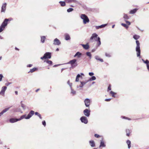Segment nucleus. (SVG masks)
Returning <instances> with one entry per match:
<instances>
[{"label": "nucleus", "mask_w": 149, "mask_h": 149, "mask_svg": "<svg viewBox=\"0 0 149 149\" xmlns=\"http://www.w3.org/2000/svg\"><path fill=\"white\" fill-rule=\"evenodd\" d=\"M127 143L128 146V148H130L131 147V141L129 140H127Z\"/></svg>", "instance_id": "bb28decb"}, {"label": "nucleus", "mask_w": 149, "mask_h": 149, "mask_svg": "<svg viewBox=\"0 0 149 149\" xmlns=\"http://www.w3.org/2000/svg\"><path fill=\"white\" fill-rule=\"evenodd\" d=\"M3 77V75L2 74H0V81L2 80V78Z\"/></svg>", "instance_id": "3c124183"}, {"label": "nucleus", "mask_w": 149, "mask_h": 149, "mask_svg": "<svg viewBox=\"0 0 149 149\" xmlns=\"http://www.w3.org/2000/svg\"><path fill=\"white\" fill-rule=\"evenodd\" d=\"M59 49L57 48V49H56V51H59Z\"/></svg>", "instance_id": "774afa93"}, {"label": "nucleus", "mask_w": 149, "mask_h": 149, "mask_svg": "<svg viewBox=\"0 0 149 149\" xmlns=\"http://www.w3.org/2000/svg\"><path fill=\"white\" fill-rule=\"evenodd\" d=\"M18 121H19V118L16 119L14 118H10L9 120L10 122L12 123L16 122Z\"/></svg>", "instance_id": "2eb2a0df"}, {"label": "nucleus", "mask_w": 149, "mask_h": 149, "mask_svg": "<svg viewBox=\"0 0 149 149\" xmlns=\"http://www.w3.org/2000/svg\"><path fill=\"white\" fill-rule=\"evenodd\" d=\"M81 122L84 124H87L88 123V120L87 118L85 116H82L80 119Z\"/></svg>", "instance_id": "0eeeda50"}, {"label": "nucleus", "mask_w": 149, "mask_h": 149, "mask_svg": "<svg viewBox=\"0 0 149 149\" xmlns=\"http://www.w3.org/2000/svg\"><path fill=\"white\" fill-rule=\"evenodd\" d=\"M12 83L11 82H8V83H6L5 84V85L6 86H9V85H10V84H11Z\"/></svg>", "instance_id": "603ef678"}, {"label": "nucleus", "mask_w": 149, "mask_h": 149, "mask_svg": "<svg viewBox=\"0 0 149 149\" xmlns=\"http://www.w3.org/2000/svg\"><path fill=\"white\" fill-rule=\"evenodd\" d=\"M97 41H98L97 45L98 46H99L101 44V42L100 40V38L99 37H98L97 40Z\"/></svg>", "instance_id": "473e14b6"}, {"label": "nucleus", "mask_w": 149, "mask_h": 149, "mask_svg": "<svg viewBox=\"0 0 149 149\" xmlns=\"http://www.w3.org/2000/svg\"><path fill=\"white\" fill-rule=\"evenodd\" d=\"M81 75L79 74H78L77 75V77H76V80H75V81H76V82H78V81H79V78L80 77H81Z\"/></svg>", "instance_id": "2f4dec72"}, {"label": "nucleus", "mask_w": 149, "mask_h": 149, "mask_svg": "<svg viewBox=\"0 0 149 149\" xmlns=\"http://www.w3.org/2000/svg\"><path fill=\"white\" fill-rule=\"evenodd\" d=\"M110 93L112 95V96L113 97H115V96L114 95L116 94V93L114 92H113L112 91H111L110 92Z\"/></svg>", "instance_id": "c03bdc74"}, {"label": "nucleus", "mask_w": 149, "mask_h": 149, "mask_svg": "<svg viewBox=\"0 0 149 149\" xmlns=\"http://www.w3.org/2000/svg\"><path fill=\"white\" fill-rule=\"evenodd\" d=\"M68 84L69 85L70 87H71L72 86V84L70 83V81L68 80L67 82Z\"/></svg>", "instance_id": "49530a36"}, {"label": "nucleus", "mask_w": 149, "mask_h": 149, "mask_svg": "<svg viewBox=\"0 0 149 149\" xmlns=\"http://www.w3.org/2000/svg\"><path fill=\"white\" fill-rule=\"evenodd\" d=\"M107 24H102L100 26H95V28L96 29H99L102 28L104 27Z\"/></svg>", "instance_id": "dca6fc26"}, {"label": "nucleus", "mask_w": 149, "mask_h": 149, "mask_svg": "<svg viewBox=\"0 0 149 149\" xmlns=\"http://www.w3.org/2000/svg\"><path fill=\"white\" fill-rule=\"evenodd\" d=\"M136 55L139 58L141 57V50L140 47V42L138 40L136 41Z\"/></svg>", "instance_id": "7ed1b4c3"}, {"label": "nucleus", "mask_w": 149, "mask_h": 149, "mask_svg": "<svg viewBox=\"0 0 149 149\" xmlns=\"http://www.w3.org/2000/svg\"><path fill=\"white\" fill-rule=\"evenodd\" d=\"M74 10L72 8H70L69 9H68L67 10V11L68 13L70 12H71L72 11Z\"/></svg>", "instance_id": "a19ab883"}, {"label": "nucleus", "mask_w": 149, "mask_h": 149, "mask_svg": "<svg viewBox=\"0 0 149 149\" xmlns=\"http://www.w3.org/2000/svg\"><path fill=\"white\" fill-rule=\"evenodd\" d=\"M65 39L66 40H70V35L68 33H66L65 34Z\"/></svg>", "instance_id": "a211bd4d"}, {"label": "nucleus", "mask_w": 149, "mask_h": 149, "mask_svg": "<svg viewBox=\"0 0 149 149\" xmlns=\"http://www.w3.org/2000/svg\"><path fill=\"white\" fill-rule=\"evenodd\" d=\"M36 115H37L38 116L40 114L38 113V112H36L35 113Z\"/></svg>", "instance_id": "13d9d810"}, {"label": "nucleus", "mask_w": 149, "mask_h": 149, "mask_svg": "<svg viewBox=\"0 0 149 149\" xmlns=\"http://www.w3.org/2000/svg\"><path fill=\"white\" fill-rule=\"evenodd\" d=\"M34 111H31L28 115L27 116L26 114L20 117L19 118V121L24 118L28 119L30 118L34 114Z\"/></svg>", "instance_id": "f257e3e1"}, {"label": "nucleus", "mask_w": 149, "mask_h": 149, "mask_svg": "<svg viewBox=\"0 0 149 149\" xmlns=\"http://www.w3.org/2000/svg\"><path fill=\"white\" fill-rule=\"evenodd\" d=\"M42 125L45 127L46 125V122L45 120H44L42 122Z\"/></svg>", "instance_id": "09e8293b"}, {"label": "nucleus", "mask_w": 149, "mask_h": 149, "mask_svg": "<svg viewBox=\"0 0 149 149\" xmlns=\"http://www.w3.org/2000/svg\"><path fill=\"white\" fill-rule=\"evenodd\" d=\"M95 58L97 60H99L101 62H103V60L102 59L100 58L99 57L97 56H95Z\"/></svg>", "instance_id": "b1692460"}, {"label": "nucleus", "mask_w": 149, "mask_h": 149, "mask_svg": "<svg viewBox=\"0 0 149 149\" xmlns=\"http://www.w3.org/2000/svg\"><path fill=\"white\" fill-rule=\"evenodd\" d=\"M105 56L107 57H111V55L109 53H105Z\"/></svg>", "instance_id": "37998d69"}, {"label": "nucleus", "mask_w": 149, "mask_h": 149, "mask_svg": "<svg viewBox=\"0 0 149 149\" xmlns=\"http://www.w3.org/2000/svg\"><path fill=\"white\" fill-rule=\"evenodd\" d=\"M32 66V65L31 64H29L27 65V67H31Z\"/></svg>", "instance_id": "4d7b16f0"}, {"label": "nucleus", "mask_w": 149, "mask_h": 149, "mask_svg": "<svg viewBox=\"0 0 149 149\" xmlns=\"http://www.w3.org/2000/svg\"><path fill=\"white\" fill-rule=\"evenodd\" d=\"M106 145L104 144V141L102 140L101 141L100 145V146L99 147L100 148L101 147H105Z\"/></svg>", "instance_id": "5701e85b"}, {"label": "nucleus", "mask_w": 149, "mask_h": 149, "mask_svg": "<svg viewBox=\"0 0 149 149\" xmlns=\"http://www.w3.org/2000/svg\"><path fill=\"white\" fill-rule=\"evenodd\" d=\"M86 54L87 56L89 57L90 59H91V58L92 55L90 52H87L86 53Z\"/></svg>", "instance_id": "c85d7f7f"}, {"label": "nucleus", "mask_w": 149, "mask_h": 149, "mask_svg": "<svg viewBox=\"0 0 149 149\" xmlns=\"http://www.w3.org/2000/svg\"><path fill=\"white\" fill-rule=\"evenodd\" d=\"M94 136L95 137L97 138H99L100 137V136L99 135L97 134H95L94 135Z\"/></svg>", "instance_id": "5fc2aeb1"}, {"label": "nucleus", "mask_w": 149, "mask_h": 149, "mask_svg": "<svg viewBox=\"0 0 149 149\" xmlns=\"http://www.w3.org/2000/svg\"><path fill=\"white\" fill-rule=\"evenodd\" d=\"M39 90V89H37L36 91V92H37Z\"/></svg>", "instance_id": "69168bd1"}, {"label": "nucleus", "mask_w": 149, "mask_h": 149, "mask_svg": "<svg viewBox=\"0 0 149 149\" xmlns=\"http://www.w3.org/2000/svg\"><path fill=\"white\" fill-rule=\"evenodd\" d=\"M68 64H70L71 66V68H74L78 65L77 62V60L76 59H74L70 61Z\"/></svg>", "instance_id": "39448f33"}, {"label": "nucleus", "mask_w": 149, "mask_h": 149, "mask_svg": "<svg viewBox=\"0 0 149 149\" xmlns=\"http://www.w3.org/2000/svg\"><path fill=\"white\" fill-rule=\"evenodd\" d=\"M123 18L124 19L125 21V20H126L127 19H128L129 18L128 15L125 14H124Z\"/></svg>", "instance_id": "cd10ccee"}, {"label": "nucleus", "mask_w": 149, "mask_h": 149, "mask_svg": "<svg viewBox=\"0 0 149 149\" xmlns=\"http://www.w3.org/2000/svg\"><path fill=\"white\" fill-rule=\"evenodd\" d=\"M111 90V86L110 85H109L108 87V90Z\"/></svg>", "instance_id": "864d4df0"}, {"label": "nucleus", "mask_w": 149, "mask_h": 149, "mask_svg": "<svg viewBox=\"0 0 149 149\" xmlns=\"http://www.w3.org/2000/svg\"><path fill=\"white\" fill-rule=\"evenodd\" d=\"M142 60L143 61L144 63L146 64V65L149 63V61L147 60H146V61H145L143 59H142Z\"/></svg>", "instance_id": "e433bc0d"}, {"label": "nucleus", "mask_w": 149, "mask_h": 149, "mask_svg": "<svg viewBox=\"0 0 149 149\" xmlns=\"http://www.w3.org/2000/svg\"><path fill=\"white\" fill-rule=\"evenodd\" d=\"M125 22L126 24H127L128 25H130L131 23L130 22L127 21L126 20H125Z\"/></svg>", "instance_id": "de8ad7c7"}, {"label": "nucleus", "mask_w": 149, "mask_h": 149, "mask_svg": "<svg viewBox=\"0 0 149 149\" xmlns=\"http://www.w3.org/2000/svg\"><path fill=\"white\" fill-rule=\"evenodd\" d=\"M89 144L92 147H94L95 146V144L94 141L93 140L90 141H89Z\"/></svg>", "instance_id": "6ab92c4d"}, {"label": "nucleus", "mask_w": 149, "mask_h": 149, "mask_svg": "<svg viewBox=\"0 0 149 149\" xmlns=\"http://www.w3.org/2000/svg\"><path fill=\"white\" fill-rule=\"evenodd\" d=\"M81 84L79 86V87L81 88H82L84 85L85 84V83L84 81H80Z\"/></svg>", "instance_id": "c9c22d12"}, {"label": "nucleus", "mask_w": 149, "mask_h": 149, "mask_svg": "<svg viewBox=\"0 0 149 149\" xmlns=\"http://www.w3.org/2000/svg\"><path fill=\"white\" fill-rule=\"evenodd\" d=\"M84 102L85 106L86 107H89V106L90 104V100L88 98L86 99L84 101Z\"/></svg>", "instance_id": "6e6552de"}, {"label": "nucleus", "mask_w": 149, "mask_h": 149, "mask_svg": "<svg viewBox=\"0 0 149 149\" xmlns=\"http://www.w3.org/2000/svg\"><path fill=\"white\" fill-rule=\"evenodd\" d=\"M10 20L8 19H5L0 26V33L4 29L5 27L8 24V22L10 21Z\"/></svg>", "instance_id": "f03ea898"}, {"label": "nucleus", "mask_w": 149, "mask_h": 149, "mask_svg": "<svg viewBox=\"0 0 149 149\" xmlns=\"http://www.w3.org/2000/svg\"><path fill=\"white\" fill-rule=\"evenodd\" d=\"M121 117L122 118H123V119H127L129 120H131V119L130 118H129L127 117H126L125 116H121Z\"/></svg>", "instance_id": "a18cd8bd"}, {"label": "nucleus", "mask_w": 149, "mask_h": 149, "mask_svg": "<svg viewBox=\"0 0 149 149\" xmlns=\"http://www.w3.org/2000/svg\"><path fill=\"white\" fill-rule=\"evenodd\" d=\"M71 89V93L73 95H75L76 94V91H74L72 88V87H70Z\"/></svg>", "instance_id": "72a5a7b5"}, {"label": "nucleus", "mask_w": 149, "mask_h": 149, "mask_svg": "<svg viewBox=\"0 0 149 149\" xmlns=\"http://www.w3.org/2000/svg\"><path fill=\"white\" fill-rule=\"evenodd\" d=\"M80 17L83 20L84 24H86L89 22V20L88 17L84 14H81Z\"/></svg>", "instance_id": "20e7f679"}, {"label": "nucleus", "mask_w": 149, "mask_h": 149, "mask_svg": "<svg viewBox=\"0 0 149 149\" xmlns=\"http://www.w3.org/2000/svg\"><path fill=\"white\" fill-rule=\"evenodd\" d=\"M65 2L67 3H78V2L76 0H65Z\"/></svg>", "instance_id": "4468645a"}, {"label": "nucleus", "mask_w": 149, "mask_h": 149, "mask_svg": "<svg viewBox=\"0 0 149 149\" xmlns=\"http://www.w3.org/2000/svg\"><path fill=\"white\" fill-rule=\"evenodd\" d=\"M59 3H60L61 6H65L66 4L65 1H60Z\"/></svg>", "instance_id": "393cba45"}, {"label": "nucleus", "mask_w": 149, "mask_h": 149, "mask_svg": "<svg viewBox=\"0 0 149 149\" xmlns=\"http://www.w3.org/2000/svg\"><path fill=\"white\" fill-rule=\"evenodd\" d=\"M6 3H3L1 7V12H4L5 11L6 9Z\"/></svg>", "instance_id": "ddd939ff"}, {"label": "nucleus", "mask_w": 149, "mask_h": 149, "mask_svg": "<svg viewBox=\"0 0 149 149\" xmlns=\"http://www.w3.org/2000/svg\"><path fill=\"white\" fill-rule=\"evenodd\" d=\"M15 93L17 95V93H18V92H17V91H15Z\"/></svg>", "instance_id": "0e129e2a"}, {"label": "nucleus", "mask_w": 149, "mask_h": 149, "mask_svg": "<svg viewBox=\"0 0 149 149\" xmlns=\"http://www.w3.org/2000/svg\"><path fill=\"white\" fill-rule=\"evenodd\" d=\"M94 74V73L92 72H90L89 73V75L90 76H92Z\"/></svg>", "instance_id": "8fccbe9b"}, {"label": "nucleus", "mask_w": 149, "mask_h": 149, "mask_svg": "<svg viewBox=\"0 0 149 149\" xmlns=\"http://www.w3.org/2000/svg\"><path fill=\"white\" fill-rule=\"evenodd\" d=\"M126 135L127 136H129L130 135V131L129 129H127L126 131Z\"/></svg>", "instance_id": "ea45409f"}, {"label": "nucleus", "mask_w": 149, "mask_h": 149, "mask_svg": "<svg viewBox=\"0 0 149 149\" xmlns=\"http://www.w3.org/2000/svg\"><path fill=\"white\" fill-rule=\"evenodd\" d=\"M84 115L87 117H89L90 114V111L88 109H86L84 111Z\"/></svg>", "instance_id": "1a4fd4ad"}, {"label": "nucleus", "mask_w": 149, "mask_h": 149, "mask_svg": "<svg viewBox=\"0 0 149 149\" xmlns=\"http://www.w3.org/2000/svg\"><path fill=\"white\" fill-rule=\"evenodd\" d=\"M89 81H90V80H89V79L87 80L86 81H84V83H85V84L87 83L88 82H89Z\"/></svg>", "instance_id": "bf43d9fd"}, {"label": "nucleus", "mask_w": 149, "mask_h": 149, "mask_svg": "<svg viewBox=\"0 0 149 149\" xmlns=\"http://www.w3.org/2000/svg\"><path fill=\"white\" fill-rule=\"evenodd\" d=\"M137 10V9L135 8L133 10H131L130 11V13L131 14H134L136 12Z\"/></svg>", "instance_id": "4be33fe9"}, {"label": "nucleus", "mask_w": 149, "mask_h": 149, "mask_svg": "<svg viewBox=\"0 0 149 149\" xmlns=\"http://www.w3.org/2000/svg\"><path fill=\"white\" fill-rule=\"evenodd\" d=\"M51 57V53L49 52H47L45 53L43 56L40 58L42 60L46 59L47 58H50Z\"/></svg>", "instance_id": "423d86ee"}, {"label": "nucleus", "mask_w": 149, "mask_h": 149, "mask_svg": "<svg viewBox=\"0 0 149 149\" xmlns=\"http://www.w3.org/2000/svg\"><path fill=\"white\" fill-rule=\"evenodd\" d=\"M81 53L79 52H77L75 55L74 56V57H75L76 56H77V58H79L81 56Z\"/></svg>", "instance_id": "aec40b11"}, {"label": "nucleus", "mask_w": 149, "mask_h": 149, "mask_svg": "<svg viewBox=\"0 0 149 149\" xmlns=\"http://www.w3.org/2000/svg\"><path fill=\"white\" fill-rule=\"evenodd\" d=\"M81 45L83 47L86 49H87L89 48V46L88 44L86 45L82 44Z\"/></svg>", "instance_id": "412c9836"}, {"label": "nucleus", "mask_w": 149, "mask_h": 149, "mask_svg": "<svg viewBox=\"0 0 149 149\" xmlns=\"http://www.w3.org/2000/svg\"><path fill=\"white\" fill-rule=\"evenodd\" d=\"M20 109H17V110H16V111H20Z\"/></svg>", "instance_id": "e2e57ef3"}, {"label": "nucleus", "mask_w": 149, "mask_h": 149, "mask_svg": "<svg viewBox=\"0 0 149 149\" xmlns=\"http://www.w3.org/2000/svg\"><path fill=\"white\" fill-rule=\"evenodd\" d=\"M96 79V78L95 76H93L89 79V80H90V81H93L95 80Z\"/></svg>", "instance_id": "f704fd0d"}, {"label": "nucleus", "mask_w": 149, "mask_h": 149, "mask_svg": "<svg viewBox=\"0 0 149 149\" xmlns=\"http://www.w3.org/2000/svg\"><path fill=\"white\" fill-rule=\"evenodd\" d=\"M7 89V87L6 86H3L2 87L1 90L0 92V95L4 96V95L5 92Z\"/></svg>", "instance_id": "9d476101"}, {"label": "nucleus", "mask_w": 149, "mask_h": 149, "mask_svg": "<svg viewBox=\"0 0 149 149\" xmlns=\"http://www.w3.org/2000/svg\"><path fill=\"white\" fill-rule=\"evenodd\" d=\"M140 36H139L136 35H134L133 36V38L136 40L140 38Z\"/></svg>", "instance_id": "c756f323"}, {"label": "nucleus", "mask_w": 149, "mask_h": 149, "mask_svg": "<svg viewBox=\"0 0 149 149\" xmlns=\"http://www.w3.org/2000/svg\"><path fill=\"white\" fill-rule=\"evenodd\" d=\"M147 69L149 71V64L147 65Z\"/></svg>", "instance_id": "052dcab7"}, {"label": "nucleus", "mask_w": 149, "mask_h": 149, "mask_svg": "<svg viewBox=\"0 0 149 149\" xmlns=\"http://www.w3.org/2000/svg\"><path fill=\"white\" fill-rule=\"evenodd\" d=\"M21 106L23 108V109L24 110H25L26 109V106L24 104L22 103V101L21 102Z\"/></svg>", "instance_id": "4c0bfd02"}, {"label": "nucleus", "mask_w": 149, "mask_h": 149, "mask_svg": "<svg viewBox=\"0 0 149 149\" xmlns=\"http://www.w3.org/2000/svg\"><path fill=\"white\" fill-rule=\"evenodd\" d=\"M121 25L123 26L124 27H125L126 29H128V26L126 24H124V23H122L121 24Z\"/></svg>", "instance_id": "58836bf2"}, {"label": "nucleus", "mask_w": 149, "mask_h": 149, "mask_svg": "<svg viewBox=\"0 0 149 149\" xmlns=\"http://www.w3.org/2000/svg\"><path fill=\"white\" fill-rule=\"evenodd\" d=\"M46 62L48 64H49L50 65H52V61L50 60H48L47 61H46Z\"/></svg>", "instance_id": "79ce46f5"}, {"label": "nucleus", "mask_w": 149, "mask_h": 149, "mask_svg": "<svg viewBox=\"0 0 149 149\" xmlns=\"http://www.w3.org/2000/svg\"><path fill=\"white\" fill-rule=\"evenodd\" d=\"M111 100V98H109V99H105V100L106 101L108 102V101H110Z\"/></svg>", "instance_id": "6e6d98bb"}, {"label": "nucleus", "mask_w": 149, "mask_h": 149, "mask_svg": "<svg viewBox=\"0 0 149 149\" xmlns=\"http://www.w3.org/2000/svg\"><path fill=\"white\" fill-rule=\"evenodd\" d=\"M97 34L96 33H94L92 34V36L91 37L90 39L91 40H92L93 39H94L95 41H97L98 38V37H97Z\"/></svg>", "instance_id": "9b49d317"}, {"label": "nucleus", "mask_w": 149, "mask_h": 149, "mask_svg": "<svg viewBox=\"0 0 149 149\" xmlns=\"http://www.w3.org/2000/svg\"><path fill=\"white\" fill-rule=\"evenodd\" d=\"M53 44L54 45H58L61 44V42L58 39L56 38L54 40Z\"/></svg>", "instance_id": "f8f14e48"}, {"label": "nucleus", "mask_w": 149, "mask_h": 149, "mask_svg": "<svg viewBox=\"0 0 149 149\" xmlns=\"http://www.w3.org/2000/svg\"><path fill=\"white\" fill-rule=\"evenodd\" d=\"M37 69V68H34L32 69H31L30 70V71L29 72H29L32 73V72H35V71H36Z\"/></svg>", "instance_id": "7c9ffc66"}, {"label": "nucleus", "mask_w": 149, "mask_h": 149, "mask_svg": "<svg viewBox=\"0 0 149 149\" xmlns=\"http://www.w3.org/2000/svg\"><path fill=\"white\" fill-rule=\"evenodd\" d=\"M10 107L5 109L3 110L0 113V114L2 115L4 113L7 111L10 108Z\"/></svg>", "instance_id": "f3484780"}, {"label": "nucleus", "mask_w": 149, "mask_h": 149, "mask_svg": "<svg viewBox=\"0 0 149 149\" xmlns=\"http://www.w3.org/2000/svg\"><path fill=\"white\" fill-rule=\"evenodd\" d=\"M15 49L16 50H19L16 47H15Z\"/></svg>", "instance_id": "338daca9"}, {"label": "nucleus", "mask_w": 149, "mask_h": 149, "mask_svg": "<svg viewBox=\"0 0 149 149\" xmlns=\"http://www.w3.org/2000/svg\"><path fill=\"white\" fill-rule=\"evenodd\" d=\"M38 116L39 117V118L40 119H42V118L41 116V115L40 114Z\"/></svg>", "instance_id": "680f3d73"}, {"label": "nucleus", "mask_w": 149, "mask_h": 149, "mask_svg": "<svg viewBox=\"0 0 149 149\" xmlns=\"http://www.w3.org/2000/svg\"><path fill=\"white\" fill-rule=\"evenodd\" d=\"M41 42L42 43H43L45 42V39L46 38L44 36H41Z\"/></svg>", "instance_id": "a878e982"}]
</instances>
